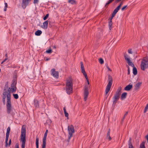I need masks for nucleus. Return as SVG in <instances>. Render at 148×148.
<instances>
[{
	"instance_id": "nucleus-30",
	"label": "nucleus",
	"mask_w": 148,
	"mask_h": 148,
	"mask_svg": "<svg viewBox=\"0 0 148 148\" xmlns=\"http://www.w3.org/2000/svg\"><path fill=\"white\" fill-rule=\"evenodd\" d=\"M139 148H145V142L143 141L140 144Z\"/></svg>"
},
{
	"instance_id": "nucleus-44",
	"label": "nucleus",
	"mask_w": 148,
	"mask_h": 148,
	"mask_svg": "<svg viewBox=\"0 0 148 148\" xmlns=\"http://www.w3.org/2000/svg\"><path fill=\"white\" fill-rule=\"evenodd\" d=\"M39 0H34L33 3L34 4H38Z\"/></svg>"
},
{
	"instance_id": "nucleus-52",
	"label": "nucleus",
	"mask_w": 148,
	"mask_h": 148,
	"mask_svg": "<svg viewBox=\"0 0 148 148\" xmlns=\"http://www.w3.org/2000/svg\"><path fill=\"white\" fill-rule=\"evenodd\" d=\"M106 67H107V68L108 69V71H112V70L109 68V66H108V65H106Z\"/></svg>"
},
{
	"instance_id": "nucleus-31",
	"label": "nucleus",
	"mask_w": 148,
	"mask_h": 148,
	"mask_svg": "<svg viewBox=\"0 0 148 148\" xmlns=\"http://www.w3.org/2000/svg\"><path fill=\"white\" fill-rule=\"evenodd\" d=\"M112 21H110L109 22V29H110L111 30V29L112 27Z\"/></svg>"
},
{
	"instance_id": "nucleus-38",
	"label": "nucleus",
	"mask_w": 148,
	"mask_h": 148,
	"mask_svg": "<svg viewBox=\"0 0 148 148\" xmlns=\"http://www.w3.org/2000/svg\"><path fill=\"white\" fill-rule=\"evenodd\" d=\"M148 109V103L146 105V107L145 108V109L144 111V113H145L147 111V109Z\"/></svg>"
},
{
	"instance_id": "nucleus-3",
	"label": "nucleus",
	"mask_w": 148,
	"mask_h": 148,
	"mask_svg": "<svg viewBox=\"0 0 148 148\" xmlns=\"http://www.w3.org/2000/svg\"><path fill=\"white\" fill-rule=\"evenodd\" d=\"M66 91L67 94L70 95L73 92V83L72 79L70 77L68 79H66Z\"/></svg>"
},
{
	"instance_id": "nucleus-12",
	"label": "nucleus",
	"mask_w": 148,
	"mask_h": 148,
	"mask_svg": "<svg viewBox=\"0 0 148 148\" xmlns=\"http://www.w3.org/2000/svg\"><path fill=\"white\" fill-rule=\"evenodd\" d=\"M51 74L54 77L58 78L59 77V73L58 71H56L55 69H52L51 71Z\"/></svg>"
},
{
	"instance_id": "nucleus-22",
	"label": "nucleus",
	"mask_w": 148,
	"mask_h": 148,
	"mask_svg": "<svg viewBox=\"0 0 148 148\" xmlns=\"http://www.w3.org/2000/svg\"><path fill=\"white\" fill-rule=\"evenodd\" d=\"M51 123V121L50 119L47 120L46 122L45 123V125L46 126L47 125H50Z\"/></svg>"
},
{
	"instance_id": "nucleus-54",
	"label": "nucleus",
	"mask_w": 148,
	"mask_h": 148,
	"mask_svg": "<svg viewBox=\"0 0 148 148\" xmlns=\"http://www.w3.org/2000/svg\"><path fill=\"white\" fill-rule=\"evenodd\" d=\"M123 1H122L121 2V3H120V5H119V6H120V7H121V6L123 5Z\"/></svg>"
},
{
	"instance_id": "nucleus-18",
	"label": "nucleus",
	"mask_w": 148,
	"mask_h": 148,
	"mask_svg": "<svg viewBox=\"0 0 148 148\" xmlns=\"http://www.w3.org/2000/svg\"><path fill=\"white\" fill-rule=\"evenodd\" d=\"M17 71L16 70H15L14 72L12 81H15L17 82Z\"/></svg>"
},
{
	"instance_id": "nucleus-40",
	"label": "nucleus",
	"mask_w": 148,
	"mask_h": 148,
	"mask_svg": "<svg viewBox=\"0 0 148 148\" xmlns=\"http://www.w3.org/2000/svg\"><path fill=\"white\" fill-rule=\"evenodd\" d=\"M52 52V51L51 49H48V50H47L46 52V53H51Z\"/></svg>"
},
{
	"instance_id": "nucleus-43",
	"label": "nucleus",
	"mask_w": 148,
	"mask_h": 148,
	"mask_svg": "<svg viewBox=\"0 0 148 148\" xmlns=\"http://www.w3.org/2000/svg\"><path fill=\"white\" fill-rule=\"evenodd\" d=\"M115 15L112 14L110 18L109 19V20H110V21H112V20L113 19V18L115 16Z\"/></svg>"
},
{
	"instance_id": "nucleus-39",
	"label": "nucleus",
	"mask_w": 148,
	"mask_h": 148,
	"mask_svg": "<svg viewBox=\"0 0 148 148\" xmlns=\"http://www.w3.org/2000/svg\"><path fill=\"white\" fill-rule=\"evenodd\" d=\"M99 62L101 64H103L104 63L103 60L102 58H100L99 59Z\"/></svg>"
},
{
	"instance_id": "nucleus-16",
	"label": "nucleus",
	"mask_w": 148,
	"mask_h": 148,
	"mask_svg": "<svg viewBox=\"0 0 148 148\" xmlns=\"http://www.w3.org/2000/svg\"><path fill=\"white\" fill-rule=\"evenodd\" d=\"M110 128H109L108 130L106 136L107 139H108L109 141H110L112 140V138L110 136Z\"/></svg>"
},
{
	"instance_id": "nucleus-47",
	"label": "nucleus",
	"mask_w": 148,
	"mask_h": 148,
	"mask_svg": "<svg viewBox=\"0 0 148 148\" xmlns=\"http://www.w3.org/2000/svg\"><path fill=\"white\" fill-rule=\"evenodd\" d=\"M132 49H129L128 50V52L130 54H132Z\"/></svg>"
},
{
	"instance_id": "nucleus-27",
	"label": "nucleus",
	"mask_w": 148,
	"mask_h": 148,
	"mask_svg": "<svg viewBox=\"0 0 148 148\" xmlns=\"http://www.w3.org/2000/svg\"><path fill=\"white\" fill-rule=\"evenodd\" d=\"M63 110L64 113V115L66 117H67V119H68V117L69 116V114L66 111V110L65 108V107H64L63 108Z\"/></svg>"
},
{
	"instance_id": "nucleus-51",
	"label": "nucleus",
	"mask_w": 148,
	"mask_h": 148,
	"mask_svg": "<svg viewBox=\"0 0 148 148\" xmlns=\"http://www.w3.org/2000/svg\"><path fill=\"white\" fill-rule=\"evenodd\" d=\"M15 148H19V145L18 143H16L15 145Z\"/></svg>"
},
{
	"instance_id": "nucleus-63",
	"label": "nucleus",
	"mask_w": 148,
	"mask_h": 148,
	"mask_svg": "<svg viewBox=\"0 0 148 148\" xmlns=\"http://www.w3.org/2000/svg\"><path fill=\"white\" fill-rule=\"evenodd\" d=\"M36 148H38V147H39V146H36Z\"/></svg>"
},
{
	"instance_id": "nucleus-26",
	"label": "nucleus",
	"mask_w": 148,
	"mask_h": 148,
	"mask_svg": "<svg viewBox=\"0 0 148 148\" xmlns=\"http://www.w3.org/2000/svg\"><path fill=\"white\" fill-rule=\"evenodd\" d=\"M114 0H109L108 2L106 3V4L105 6V7L106 8H107L108 5L112 3Z\"/></svg>"
},
{
	"instance_id": "nucleus-42",
	"label": "nucleus",
	"mask_w": 148,
	"mask_h": 148,
	"mask_svg": "<svg viewBox=\"0 0 148 148\" xmlns=\"http://www.w3.org/2000/svg\"><path fill=\"white\" fill-rule=\"evenodd\" d=\"M115 15L112 14L110 18L109 19V20H110V21H112V20L113 19V18L115 16Z\"/></svg>"
},
{
	"instance_id": "nucleus-46",
	"label": "nucleus",
	"mask_w": 148,
	"mask_h": 148,
	"mask_svg": "<svg viewBox=\"0 0 148 148\" xmlns=\"http://www.w3.org/2000/svg\"><path fill=\"white\" fill-rule=\"evenodd\" d=\"M127 7V5H125L123 6L121 9L122 11L124 10Z\"/></svg>"
},
{
	"instance_id": "nucleus-23",
	"label": "nucleus",
	"mask_w": 148,
	"mask_h": 148,
	"mask_svg": "<svg viewBox=\"0 0 148 148\" xmlns=\"http://www.w3.org/2000/svg\"><path fill=\"white\" fill-rule=\"evenodd\" d=\"M42 33V32L40 30H37L35 32V35L37 36H40Z\"/></svg>"
},
{
	"instance_id": "nucleus-8",
	"label": "nucleus",
	"mask_w": 148,
	"mask_h": 148,
	"mask_svg": "<svg viewBox=\"0 0 148 148\" xmlns=\"http://www.w3.org/2000/svg\"><path fill=\"white\" fill-rule=\"evenodd\" d=\"M90 86L88 84H86L84 87V100L86 101L87 99L89 92H88V88Z\"/></svg>"
},
{
	"instance_id": "nucleus-37",
	"label": "nucleus",
	"mask_w": 148,
	"mask_h": 148,
	"mask_svg": "<svg viewBox=\"0 0 148 148\" xmlns=\"http://www.w3.org/2000/svg\"><path fill=\"white\" fill-rule=\"evenodd\" d=\"M13 95L14 98L16 99H17L18 98V96L17 94H13Z\"/></svg>"
},
{
	"instance_id": "nucleus-1",
	"label": "nucleus",
	"mask_w": 148,
	"mask_h": 148,
	"mask_svg": "<svg viewBox=\"0 0 148 148\" xmlns=\"http://www.w3.org/2000/svg\"><path fill=\"white\" fill-rule=\"evenodd\" d=\"M5 87L4 90V91L3 93V95L4 94L5 95L7 96L6 111L8 114H9L10 113L12 110V104L11 100V90L10 87L8 88V90Z\"/></svg>"
},
{
	"instance_id": "nucleus-19",
	"label": "nucleus",
	"mask_w": 148,
	"mask_h": 148,
	"mask_svg": "<svg viewBox=\"0 0 148 148\" xmlns=\"http://www.w3.org/2000/svg\"><path fill=\"white\" fill-rule=\"evenodd\" d=\"M127 92H124L123 93L121 96V100H123L124 99H125L127 96Z\"/></svg>"
},
{
	"instance_id": "nucleus-32",
	"label": "nucleus",
	"mask_w": 148,
	"mask_h": 148,
	"mask_svg": "<svg viewBox=\"0 0 148 148\" xmlns=\"http://www.w3.org/2000/svg\"><path fill=\"white\" fill-rule=\"evenodd\" d=\"M38 141H39V138L38 137V136H36V146H39V143H38Z\"/></svg>"
},
{
	"instance_id": "nucleus-28",
	"label": "nucleus",
	"mask_w": 148,
	"mask_h": 148,
	"mask_svg": "<svg viewBox=\"0 0 148 148\" xmlns=\"http://www.w3.org/2000/svg\"><path fill=\"white\" fill-rule=\"evenodd\" d=\"M131 138H130V140L128 142V148H134V147L131 142Z\"/></svg>"
},
{
	"instance_id": "nucleus-13",
	"label": "nucleus",
	"mask_w": 148,
	"mask_h": 148,
	"mask_svg": "<svg viewBox=\"0 0 148 148\" xmlns=\"http://www.w3.org/2000/svg\"><path fill=\"white\" fill-rule=\"evenodd\" d=\"M124 57L125 60L127 62V63L129 65L133 67L134 66V64L131 61L130 59L127 58L128 56L127 54H125Z\"/></svg>"
},
{
	"instance_id": "nucleus-4",
	"label": "nucleus",
	"mask_w": 148,
	"mask_h": 148,
	"mask_svg": "<svg viewBox=\"0 0 148 148\" xmlns=\"http://www.w3.org/2000/svg\"><path fill=\"white\" fill-rule=\"evenodd\" d=\"M121 87L120 86L117 89V91L113 98V101L112 105L115 106L117 101L119 99L121 93Z\"/></svg>"
},
{
	"instance_id": "nucleus-34",
	"label": "nucleus",
	"mask_w": 148,
	"mask_h": 148,
	"mask_svg": "<svg viewBox=\"0 0 148 148\" xmlns=\"http://www.w3.org/2000/svg\"><path fill=\"white\" fill-rule=\"evenodd\" d=\"M5 58L4 59V60H3L2 62L1 63V64H3V63L5 62V61L6 60L8 59V53H6L5 54Z\"/></svg>"
},
{
	"instance_id": "nucleus-50",
	"label": "nucleus",
	"mask_w": 148,
	"mask_h": 148,
	"mask_svg": "<svg viewBox=\"0 0 148 148\" xmlns=\"http://www.w3.org/2000/svg\"><path fill=\"white\" fill-rule=\"evenodd\" d=\"M86 78L87 80V83H88L87 84H88V85H89V82L88 79V76H87V77H86Z\"/></svg>"
},
{
	"instance_id": "nucleus-10",
	"label": "nucleus",
	"mask_w": 148,
	"mask_h": 148,
	"mask_svg": "<svg viewBox=\"0 0 148 148\" xmlns=\"http://www.w3.org/2000/svg\"><path fill=\"white\" fill-rule=\"evenodd\" d=\"M31 0H22L21 3V6L23 9H25L28 6Z\"/></svg>"
},
{
	"instance_id": "nucleus-45",
	"label": "nucleus",
	"mask_w": 148,
	"mask_h": 148,
	"mask_svg": "<svg viewBox=\"0 0 148 148\" xmlns=\"http://www.w3.org/2000/svg\"><path fill=\"white\" fill-rule=\"evenodd\" d=\"M118 11H116L115 9H114L112 12V14L115 15L116 13L118 12Z\"/></svg>"
},
{
	"instance_id": "nucleus-6",
	"label": "nucleus",
	"mask_w": 148,
	"mask_h": 148,
	"mask_svg": "<svg viewBox=\"0 0 148 148\" xmlns=\"http://www.w3.org/2000/svg\"><path fill=\"white\" fill-rule=\"evenodd\" d=\"M112 82L113 79L112 77L110 75H109L108 76V83L105 90L106 95H107L110 90L112 84Z\"/></svg>"
},
{
	"instance_id": "nucleus-49",
	"label": "nucleus",
	"mask_w": 148,
	"mask_h": 148,
	"mask_svg": "<svg viewBox=\"0 0 148 148\" xmlns=\"http://www.w3.org/2000/svg\"><path fill=\"white\" fill-rule=\"evenodd\" d=\"M130 74V68L129 66H128V70H127V74L129 75Z\"/></svg>"
},
{
	"instance_id": "nucleus-61",
	"label": "nucleus",
	"mask_w": 148,
	"mask_h": 148,
	"mask_svg": "<svg viewBox=\"0 0 148 148\" xmlns=\"http://www.w3.org/2000/svg\"><path fill=\"white\" fill-rule=\"evenodd\" d=\"M53 48L55 49H56V46H55V45H54V46H53Z\"/></svg>"
},
{
	"instance_id": "nucleus-62",
	"label": "nucleus",
	"mask_w": 148,
	"mask_h": 148,
	"mask_svg": "<svg viewBox=\"0 0 148 148\" xmlns=\"http://www.w3.org/2000/svg\"><path fill=\"white\" fill-rule=\"evenodd\" d=\"M48 130H47L45 132V133H47V134L48 133Z\"/></svg>"
},
{
	"instance_id": "nucleus-48",
	"label": "nucleus",
	"mask_w": 148,
	"mask_h": 148,
	"mask_svg": "<svg viewBox=\"0 0 148 148\" xmlns=\"http://www.w3.org/2000/svg\"><path fill=\"white\" fill-rule=\"evenodd\" d=\"M120 6H119L118 5L115 9L116 11H118L120 10Z\"/></svg>"
},
{
	"instance_id": "nucleus-35",
	"label": "nucleus",
	"mask_w": 148,
	"mask_h": 148,
	"mask_svg": "<svg viewBox=\"0 0 148 148\" xmlns=\"http://www.w3.org/2000/svg\"><path fill=\"white\" fill-rule=\"evenodd\" d=\"M49 15V14H47L46 15L43 17V19L44 20H46L48 17Z\"/></svg>"
},
{
	"instance_id": "nucleus-20",
	"label": "nucleus",
	"mask_w": 148,
	"mask_h": 148,
	"mask_svg": "<svg viewBox=\"0 0 148 148\" xmlns=\"http://www.w3.org/2000/svg\"><path fill=\"white\" fill-rule=\"evenodd\" d=\"M34 105L35 107L36 108H38L39 106V101L36 99H35L34 100Z\"/></svg>"
},
{
	"instance_id": "nucleus-60",
	"label": "nucleus",
	"mask_w": 148,
	"mask_h": 148,
	"mask_svg": "<svg viewBox=\"0 0 148 148\" xmlns=\"http://www.w3.org/2000/svg\"><path fill=\"white\" fill-rule=\"evenodd\" d=\"M125 116L124 115V117H123V119H122V122H123V120H124V119L125 118Z\"/></svg>"
},
{
	"instance_id": "nucleus-15",
	"label": "nucleus",
	"mask_w": 148,
	"mask_h": 148,
	"mask_svg": "<svg viewBox=\"0 0 148 148\" xmlns=\"http://www.w3.org/2000/svg\"><path fill=\"white\" fill-rule=\"evenodd\" d=\"M80 64L81 68L82 70V72L85 76V78H86V77H87V75L85 71L84 66L82 62H81Z\"/></svg>"
},
{
	"instance_id": "nucleus-17",
	"label": "nucleus",
	"mask_w": 148,
	"mask_h": 148,
	"mask_svg": "<svg viewBox=\"0 0 148 148\" xmlns=\"http://www.w3.org/2000/svg\"><path fill=\"white\" fill-rule=\"evenodd\" d=\"M133 87V85L132 84H129L127 86L124 88V90L127 91H129Z\"/></svg>"
},
{
	"instance_id": "nucleus-11",
	"label": "nucleus",
	"mask_w": 148,
	"mask_h": 148,
	"mask_svg": "<svg viewBox=\"0 0 148 148\" xmlns=\"http://www.w3.org/2000/svg\"><path fill=\"white\" fill-rule=\"evenodd\" d=\"M48 23L49 25H51V21H50L49 19L48 20L46 21L43 22V25H42L41 27L45 29H47L48 27Z\"/></svg>"
},
{
	"instance_id": "nucleus-53",
	"label": "nucleus",
	"mask_w": 148,
	"mask_h": 148,
	"mask_svg": "<svg viewBox=\"0 0 148 148\" xmlns=\"http://www.w3.org/2000/svg\"><path fill=\"white\" fill-rule=\"evenodd\" d=\"M11 139H10L9 142V144H8V146H10V145H11Z\"/></svg>"
},
{
	"instance_id": "nucleus-7",
	"label": "nucleus",
	"mask_w": 148,
	"mask_h": 148,
	"mask_svg": "<svg viewBox=\"0 0 148 148\" xmlns=\"http://www.w3.org/2000/svg\"><path fill=\"white\" fill-rule=\"evenodd\" d=\"M68 130L69 134L68 135V141L69 142L71 137H72L73 134L74 132V128L73 126L72 125L69 126L68 127Z\"/></svg>"
},
{
	"instance_id": "nucleus-29",
	"label": "nucleus",
	"mask_w": 148,
	"mask_h": 148,
	"mask_svg": "<svg viewBox=\"0 0 148 148\" xmlns=\"http://www.w3.org/2000/svg\"><path fill=\"white\" fill-rule=\"evenodd\" d=\"M6 97L7 96L3 94V95L2 101L4 105L5 104V99Z\"/></svg>"
},
{
	"instance_id": "nucleus-36",
	"label": "nucleus",
	"mask_w": 148,
	"mask_h": 148,
	"mask_svg": "<svg viewBox=\"0 0 148 148\" xmlns=\"http://www.w3.org/2000/svg\"><path fill=\"white\" fill-rule=\"evenodd\" d=\"M5 6L4 9V11L5 12L7 10V8L8 7V5L7 3H5Z\"/></svg>"
},
{
	"instance_id": "nucleus-41",
	"label": "nucleus",
	"mask_w": 148,
	"mask_h": 148,
	"mask_svg": "<svg viewBox=\"0 0 148 148\" xmlns=\"http://www.w3.org/2000/svg\"><path fill=\"white\" fill-rule=\"evenodd\" d=\"M9 135L6 134L5 142H8Z\"/></svg>"
},
{
	"instance_id": "nucleus-24",
	"label": "nucleus",
	"mask_w": 148,
	"mask_h": 148,
	"mask_svg": "<svg viewBox=\"0 0 148 148\" xmlns=\"http://www.w3.org/2000/svg\"><path fill=\"white\" fill-rule=\"evenodd\" d=\"M133 73L134 75H136L137 74V70L136 68L134 66L133 67Z\"/></svg>"
},
{
	"instance_id": "nucleus-2",
	"label": "nucleus",
	"mask_w": 148,
	"mask_h": 148,
	"mask_svg": "<svg viewBox=\"0 0 148 148\" xmlns=\"http://www.w3.org/2000/svg\"><path fill=\"white\" fill-rule=\"evenodd\" d=\"M26 127L23 125L22 126L21 129V134L20 141L22 142L21 148H25L26 140Z\"/></svg>"
},
{
	"instance_id": "nucleus-59",
	"label": "nucleus",
	"mask_w": 148,
	"mask_h": 148,
	"mask_svg": "<svg viewBox=\"0 0 148 148\" xmlns=\"http://www.w3.org/2000/svg\"><path fill=\"white\" fill-rule=\"evenodd\" d=\"M128 114V112H126L125 113V114L124 115V116H127Z\"/></svg>"
},
{
	"instance_id": "nucleus-58",
	"label": "nucleus",
	"mask_w": 148,
	"mask_h": 148,
	"mask_svg": "<svg viewBox=\"0 0 148 148\" xmlns=\"http://www.w3.org/2000/svg\"><path fill=\"white\" fill-rule=\"evenodd\" d=\"M8 145V142H5V147H7Z\"/></svg>"
},
{
	"instance_id": "nucleus-56",
	"label": "nucleus",
	"mask_w": 148,
	"mask_h": 148,
	"mask_svg": "<svg viewBox=\"0 0 148 148\" xmlns=\"http://www.w3.org/2000/svg\"><path fill=\"white\" fill-rule=\"evenodd\" d=\"M8 84L7 83L6 84H5V88H8Z\"/></svg>"
},
{
	"instance_id": "nucleus-55",
	"label": "nucleus",
	"mask_w": 148,
	"mask_h": 148,
	"mask_svg": "<svg viewBox=\"0 0 148 148\" xmlns=\"http://www.w3.org/2000/svg\"><path fill=\"white\" fill-rule=\"evenodd\" d=\"M122 0H116L115 1V3H117L121 1Z\"/></svg>"
},
{
	"instance_id": "nucleus-33",
	"label": "nucleus",
	"mask_w": 148,
	"mask_h": 148,
	"mask_svg": "<svg viewBox=\"0 0 148 148\" xmlns=\"http://www.w3.org/2000/svg\"><path fill=\"white\" fill-rule=\"evenodd\" d=\"M10 131V127H8L7 129V132H6V134L9 135Z\"/></svg>"
},
{
	"instance_id": "nucleus-57",
	"label": "nucleus",
	"mask_w": 148,
	"mask_h": 148,
	"mask_svg": "<svg viewBox=\"0 0 148 148\" xmlns=\"http://www.w3.org/2000/svg\"><path fill=\"white\" fill-rule=\"evenodd\" d=\"M50 58H46V59L45 60L46 61H48V60H50Z\"/></svg>"
},
{
	"instance_id": "nucleus-25",
	"label": "nucleus",
	"mask_w": 148,
	"mask_h": 148,
	"mask_svg": "<svg viewBox=\"0 0 148 148\" xmlns=\"http://www.w3.org/2000/svg\"><path fill=\"white\" fill-rule=\"evenodd\" d=\"M68 2L72 5L76 4V2L75 0H69Z\"/></svg>"
},
{
	"instance_id": "nucleus-21",
	"label": "nucleus",
	"mask_w": 148,
	"mask_h": 148,
	"mask_svg": "<svg viewBox=\"0 0 148 148\" xmlns=\"http://www.w3.org/2000/svg\"><path fill=\"white\" fill-rule=\"evenodd\" d=\"M142 84V82H138L136 84L135 86V90H137L139 88L140 86H141Z\"/></svg>"
},
{
	"instance_id": "nucleus-5",
	"label": "nucleus",
	"mask_w": 148,
	"mask_h": 148,
	"mask_svg": "<svg viewBox=\"0 0 148 148\" xmlns=\"http://www.w3.org/2000/svg\"><path fill=\"white\" fill-rule=\"evenodd\" d=\"M141 69L143 71L148 68V56L144 57L141 60L140 64Z\"/></svg>"
},
{
	"instance_id": "nucleus-14",
	"label": "nucleus",
	"mask_w": 148,
	"mask_h": 148,
	"mask_svg": "<svg viewBox=\"0 0 148 148\" xmlns=\"http://www.w3.org/2000/svg\"><path fill=\"white\" fill-rule=\"evenodd\" d=\"M47 134L45 133L44 134V136L43 139L42 144V146L43 148H44L45 147H46V137L47 136Z\"/></svg>"
},
{
	"instance_id": "nucleus-9",
	"label": "nucleus",
	"mask_w": 148,
	"mask_h": 148,
	"mask_svg": "<svg viewBox=\"0 0 148 148\" xmlns=\"http://www.w3.org/2000/svg\"><path fill=\"white\" fill-rule=\"evenodd\" d=\"M16 82H15L14 81H12V82L11 84L10 88V90L12 93L16 91L17 89L16 86Z\"/></svg>"
}]
</instances>
